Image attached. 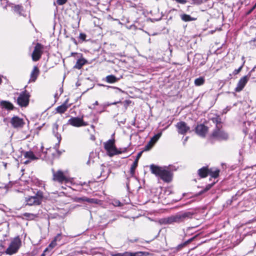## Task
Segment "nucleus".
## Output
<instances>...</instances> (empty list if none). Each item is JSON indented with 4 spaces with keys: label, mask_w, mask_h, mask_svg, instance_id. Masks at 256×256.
Masks as SVG:
<instances>
[{
    "label": "nucleus",
    "mask_w": 256,
    "mask_h": 256,
    "mask_svg": "<svg viewBox=\"0 0 256 256\" xmlns=\"http://www.w3.org/2000/svg\"><path fill=\"white\" fill-rule=\"evenodd\" d=\"M39 74V70L37 66H34L30 74V82H34Z\"/></svg>",
    "instance_id": "a211bd4d"
},
{
    "label": "nucleus",
    "mask_w": 256,
    "mask_h": 256,
    "mask_svg": "<svg viewBox=\"0 0 256 256\" xmlns=\"http://www.w3.org/2000/svg\"><path fill=\"white\" fill-rule=\"evenodd\" d=\"M68 100H66V102L62 105L58 106L56 108V111L59 114H64L66 112L68 108L70 107V105L68 104Z\"/></svg>",
    "instance_id": "dca6fc26"
},
{
    "label": "nucleus",
    "mask_w": 256,
    "mask_h": 256,
    "mask_svg": "<svg viewBox=\"0 0 256 256\" xmlns=\"http://www.w3.org/2000/svg\"><path fill=\"white\" fill-rule=\"evenodd\" d=\"M79 38L80 39L82 40H84L86 39V35L84 34L80 33V34Z\"/></svg>",
    "instance_id": "4c0bfd02"
},
{
    "label": "nucleus",
    "mask_w": 256,
    "mask_h": 256,
    "mask_svg": "<svg viewBox=\"0 0 256 256\" xmlns=\"http://www.w3.org/2000/svg\"><path fill=\"white\" fill-rule=\"evenodd\" d=\"M256 7V4L253 6V8H254Z\"/></svg>",
    "instance_id": "09e8293b"
},
{
    "label": "nucleus",
    "mask_w": 256,
    "mask_h": 256,
    "mask_svg": "<svg viewBox=\"0 0 256 256\" xmlns=\"http://www.w3.org/2000/svg\"><path fill=\"white\" fill-rule=\"evenodd\" d=\"M58 125L56 123H55L54 124V125H53V133L55 134L56 136L58 139V142H60L61 140V137H60V135L57 132L58 130Z\"/></svg>",
    "instance_id": "393cba45"
},
{
    "label": "nucleus",
    "mask_w": 256,
    "mask_h": 256,
    "mask_svg": "<svg viewBox=\"0 0 256 256\" xmlns=\"http://www.w3.org/2000/svg\"><path fill=\"white\" fill-rule=\"evenodd\" d=\"M0 104L3 108L7 110H11L14 108L13 104L7 101H2L0 102Z\"/></svg>",
    "instance_id": "5701e85b"
},
{
    "label": "nucleus",
    "mask_w": 256,
    "mask_h": 256,
    "mask_svg": "<svg viewBox=\"0 0 256 256\" xmlns=\"http://www.w3.org/2000/svg\"><path fill=\"white\" fill-rule=\"evenodd\" d=\"M43 148H44V147L42 146L41 149H42V150H43Z\"/></svg>",
    "instance_id": "8fccbe9b"
},
{
    "label": "nucleus",
    "mask_w": 256,
    "mask_h": 256,
    "mask_svg": "<svg viewBox=\"0 0 256 256\" xmlns=\"http://www.w3.org/2000/svg\"><path fill=\"white\" fill-rule=\"evenodd\" d=\"M110 87H111V88H112V86H110ZM112 88H116V89L118 90V91H120V92H122V90H121L120 88H116V87H112Z\"/></svg>",
    "instance_id": "37998d69"
},
{
    "label": "nucleus",
    "mask_w": 256,
    "mask_h": 256,
    "mask_svg": "<svg viewBox=\"0 0 256 256\" xmlns=\"http://www.w3.org/2000/svg\"><path fill=\"white\" fill-rule=\"evenodd\" d=\"M188 138V137H186L185 140H184V142H186Z\"/></svg>",
    "instance_id": "de8ad7c7"
},
{
    "label": "nucleus",
    "mask_w": 256,
    "mask_h": 256,
    "mask_svg": "<svg viewBox=\"0 0 256 256\" xmlns=\"http://www.w3.org/2000/svg\"><path fill=\"white\" fill-rule=\"evenodd\" d=\"M249 77L248 75L245 76L239 80L237 86L235 88L236 92H240L244 88L249 80Z\"/></svg>",
    "instance_id": "4468645a"
},
{
    "label": "nucleus",
    "mask_w": 256,
    "mask_h": 256,
    "mask_svg": "<svg viewBox=\"0 0 256 256\" xmlns=\"http://www.w3.org/2000/svg\"><path fill=\"white\" fill-rule=\"evenodd\" d=\"M120 204V202H116V204L117 205V206H119Z\"/></svg>",
    "instance_id": "c03bdc74"
},
{
    "label": "nucleus",
    "mask_w": 256,
    "mask_h": 256,
    "mask_svg": "<svg viewBox=\"0 0 256 256\" xmlns=\"http://www.w3.org/2000/svg\"><path fill=\"white\" fill-rule=\"evenodd\" d=\"M60 240L61 234H58L57 236L54 238V240L48 245V247L46 248V249H48V250L50 252L56 246V242H59Z\"/></svg>",
    "instance_id": "f3484780"
},
{
    "label": "nucleus",
    "mask_w": 256,
    "mask_h": 256,
    "mask_svg": "<svg viewBox=\"0 0 256 256\" xmlns=\"http://www.w3.org/2000/svg\"><path fill=\"white\" fill-rule=\"evenodd\" d=\"M21 245V240L19 238H15L10 242L9 246L6 249V254L12 255L16 253Z\"/></svg>",
    "instance_id": "39448f33"
},
{
    "label": "nucleus",
    "mask_w": 256,
    "mask_h": 256,
    "mask_svg": "<svg viewBox=\"0 0 256 256\" xmlns=\"http://www.w3.org/2000/svg\"><path fill=\"white\" fill-rule=\"evenodd\" d=\"M142 252H126L122 253V256H142Z\"/></svg>",
    "instance_id": "bb28decb"
},
{
    "label": "nucleus",
    "mask_w": 256,
    "mask_h": 256,
    "mask_svg": "<svg viewBox=\"0 0 256 256\" xmlns=\"http://www.w3.org/2000/svg\"><path fill=\"white\" fill-rule=\"evenodd\" d=\"M150 169L152 174L160 176L164 181L170 182L172 180V172L165 168L152 164L150 166Z\"/></svg>",
    "instance_id": "f03ea898"
},
{
    "label": "nucleus",
    "mask_w": 256,
    "mask_h": 256,
    "mask_svg": "<svg viewBox=\"0 0 256 256\" xmlns=\"http://www.w3.org/2000/svg\"><path fill=\"white\" fill-rule=\"evenodd\" d=\"M23 216L28 220H32L38 216V214L26 212Z\"/></svg>",
    "instance_id": "a878e982"
},
{
    "label": "nucleus",
    "mask_w": 256,
    "mask_h": 256,
    "mask_svg": "<svg viewBox=\"0 0 256 256\" xmlns=\"http://www.w3.org/2000/svg\"><path fill=\"white\" fill-rule=\"evenodd\" d=\"M220 170L218 169L212 170V169H208V174H210L212 178H216L219 175Z\"/></svg>",
    "instance_id": "cd10ccee"
},
{
    "label": "nucleus",
    "mask_w": 256,
    "mask_h": 256,
    "mask_svg": "<svg viewBox=\"0 0 256 256\" xmlns=\"http://www.w3.org/2000/svg\"><path fill=\"white\" fill-rule=\"evenodd\" d=\"M212 136L218 140H226L228 138V134L220 126H217L212 134Z\"/></svg>",
    "instance_id": "0eeeda50"
},
{
    "label": "nucleus",
    "mask_w": 256,
    "mask_h": 256,
    "mask_svg": "<svg viewBox=\"0 0 256 256\" xmlns=\"http://www.w3.org/2000/svg\"><path fill=\"white\" fill-rule=\"evenodd\" d=\"M182 20L184 22L194 21L196 20V18L191 17L190 15L183 14L180 16Z\"/></svg>",
    "instance_id": "b1692460"
},
{
    "label": "nucleus",
    "mask_w": 256,
    "mask_h": 256,
    "mask_svg": "<svg viewBox=\"0 0 256 256\" xmlns=\"http://www.w3.org/2000/svg\"><path fill=\"white\" fill-rule=\"evenodd\" d=\"M68 124L75 127L86 126L88 124L83 120L82 118L72 117L68 120Z\"/></svg>",
    "instance_id": "9d476101"
},
{
    "label": "nucleus",
    "mask_w": 256,
    "mask_h": 256,
    "mask_svg": "<svg viewBox=\"0 0 256 256\" xmlns=\"http://www.w3.org/2000/svg\"><path fill=\"white\" fill-rule=\"evenodd\" d=\"M112 256H122V253H117L116 254H112Z\"/></svg>",
    "instance_id": "a19ab883"
},
{
    "label": "nucleus",
    "mask_w": 256,
    "mask_h": 256,
    "mask_svg": "<svg viewBox=\"0 0 256 256\" xmlns=\"http://www.w3.org/2000/svg\"><path fill=\"white\" fill-rule=\"evenodd\" d=\"M204 82V78L203 77H200L194 80V84L196 86L202 85Z\"/></svg>",
    "instance_id": "c85d7f7f"
},
{
    "label": "nucleus",
    "mask_w": 256,
    "mask_h": 256,
    "mask_svg": "<svg viewBox=\"0 0 256 256\" xmlns=\"http://www.w3.org/2000/svg\"><path fill=\"white\" fill-rule=\"evenodd\" d=\"M193 238H190L187 241H186V242H184V244H186H186H189L190 242H191Z\"/></svg>",
    "instance_id": "79ce46f5"
},
{
    "label": "nucleus",
    "mask_w": 256,
    "mask_h": 256,
    "mask_svg": "<svg viewBox=\"0 0 256 256\" xmlns=\"http://www.w3.org/2000/svg\"><path fill=\"white\" fill-rule=\"evenodd\" d=\"M24 156L25 158H28V160L24 162L25 164H28L30 161L35 160L39 159L40 156L38 154H34L33 152L30 150L24 152Z\"/></svg>",
    "instance_id": "f8f14e48"
},
{
    "label": "nucleus",
    "mask_w": 256,
    "mask_h": 256,
    "mask_svg": "<svg viewBox=\"0 0 256 256\" xmlns=\"http://www.w3.org/2000/svg\"><path fill=\"white\" fill-rule=\"evenodd\" d=\"M193 213L190 212H180L174 215L160 220V223L163 224H171L174 223L183 222L192 216Z\"/></svg>",
    "instance_id": "f257e3e1"
},
{
    "label": "nucleus",
    "mask_w": 256,
    "mask_h": 256,
    "mask_svg": "<svg viewBox=\"0 0 256 256\" xmlns=\"http://www.w3.org/2000/svg\"><path fill=\"white\" fill-rule=\"evenodd\" d=\"M14 10L18 14L20 15H24L22 13V9L20 6H19V5L16 6L14 8Z\"/></svg>",
    "instance_id": "2f4dec72"
},
{
    "label": "nucleus",
    "mask_w": 256,
    "mask_h": 256,
    "mask_svg": "<svg viewBox=\"0 0 256 256\" xmlns=\"http://www.w3.org/2000/svg\"><path fill=\"white\" fill-rule=\"evenodd\" d=\"M94 105H98V101H96L94 104Z\"/></svg>",
    "instance_id": "a18cd8bd"
},
{
    "label": "nucleus",
    "mask_w": 256,
    "mask_h": 256,
    "mask_svg": "<svg viewBox=\"0 0 256 256\" xmlns=\"http://www.w3.org/2000/svg\"><path fill=\"white\" fill-rule=\"evenodd\" d=\"M44 46L41 44L38 43L36 44L32 54V60L36 62L40 59L42 53V50Z\"/></svg>",
    "instance_id": "1a4fd4ad"
},
{
    "label": "nucleus",
    "mask_w": 256,
    "mask_h": 256,
    "mask_svg": "<svg viewBox=\"0 0 256 256\" xmlns=\"http://www.w3.org/2000/svg\"><path fill=\"white\" fill-rule=\"evenodd\" d=\"M48 252H49L48 250V249L46 248L40 256H45L46 254V253Z\"/></svg>",
    "instance_id": "ea45409f"
},
{
    "label": "nucleus",
    "mask_w": 256,
    "mask_h": 256,
    "mask_svg": "<svg viewBox=\"0 0 256 256\" xmlns=\"http://www.w3.org/2000/svg\"><path fill=\"white\" fill-rule=\"evenodd\" d=\"M44 198L43 192L38 190L34 196H28L25 198V202L26 205L28 206H38L41 204Z\"/></svg>",
    "instance_id": "7ed1b4c3"
},
{
    "label": "nucleus",
    "mask_w": 256,
    "mask_h": 256,
    "mask_svg": "<svg viewBox=\"0 0 256 256\" xmlns=\"http://www.w3.org/2000/svg\"><path fill=\"white\" fill-rule=\"evenodd\" d=\"M114 102L112 103V104H116L119 103V102Z\"/></svg>",
    "instance_id": "49530a36"
},
{
    "label": "nucleus",
    "mask_w": 256,
    "mask_h": 256,
    "mask_svg": "<svg viewBox=\"0 0 256 256\" xmlns=\"http://www.w3.org/2000/svg\"><path fill=\"white\" fill-rule=\"evenodd\" d=\"M212 186V185H210V184H208V186H206V188H205V189H204L203 191L200 192V194H202L203 192H205L208 191V190H210V189L211 188Z\"/></svg>",
    "instance_id": "e433bc0d"
},
{
    "label": "nucleus",
    "mask_w": 256,
    "mask_h": 256,
    "mask_svg": "<svg viewBox=\"0 0 256 256\" xmlns=\"http://www.w3.org/2000/svg\"><path fill=\"white\" fill-rule=\"evenodd\" d=\"M106 81L109 84H114L117 82L120 78H116L112 74L107 76L105 78Z\"/></svg>",
    "instance_id": "aec40b11"
},
{
    "label": "nucleus",
    "mask_w": 256,
    "mask_h": 256,
    "mask_svg": "<svg viewBox=\"0 0 256 256\" xmlns=\"http://www.w3.org/2000/svg\"><path fill=\"white\" fill-rule=\"evenodd\" d=\"M52 180L54 181L58 182L59 183L62 184L64 182L65 183L68 182L69 179L64 174V173L60 170L55 172L54 170H52Z\"/></svg>",
    "instance_id": "423d86ee"
},
{
    "label": "nucleus",
    "mask_w": 256,
    "mask_h": 256,
    "mask_svg": "<svg viewBox=\"0 0 256 256\" xmlns=\"http://www.w3.org/2000/svg\"><path fill=\"white\" fill-rule=\"evenodd\" d=\"M10 123L14 128H22L24 124L23 119L17 116H14L11 118Z\"/></svg>",
    "instance_id": "ddd939ff"
},
{
    "label": "nucleus",
    "mask_w": 256,
    "mask_h": 256,
    "mask_svg": "<svg viewBox=\"0 0 256 256\" xmlns=\"http://www.w3.org/2000/svg\"><path fill=\"white\" fill-rule=\"evenodd\" d=\"M104 148L106 150L108 154L110 156L122 153L126 150V148H124L123 150H118L114 145V140H110L104 143Z\"/></svg>",
    "instance_id": "20e7f679"
},
{
    "label": "nucleus",
    "mask_w": 256,
    "mask_h": 256,
    "mask_svg": "<svg viewBox=\"0 0 256 256\" xmlns=\"http://www.w3.org/2000/svg\"><path fill=\"white\" fill-rule=\"evenodd\" d=\"M68 0H57V4L60 5H63L67 2Z\"/></svg>",
    "instance_id": "c9c22d12"
},
{
    "label": "nucleus",
    "mask_w": 256,
    "mask_h": 256,
    "mask_svg": "<svg viewBox=\"0 0 256 256\" xmlns=\"http://www.w3.org/2000/svg\"><path fill=\"white\" fill-rule=\"evenodd\" d=\"M84 200L90 202V203H94L97 204L98 200L94 198H85L84 199Z\"/></svg>",
    "instance_id": "473e14b6"
},
{
    "label": "nucleus",
    "mask_w": 256,
    "mask_h": 256,
    "mask_svg": "<svg viewBox=\"0 0 256 256\" xmlns=\"http://www.w3.org/2000/svg\"><path fill=\"white\" fill-rule=\"evenodd\" d=\"M86 60L84 58H80L78 59L76 62V64L74 66V68L80 70L82 66L86 64Z\"/></svg>",
    "instance_id": "412c9836"
},
{
    "label": "nucleus",
    "mask_w": 256,
    "mask_h": 256,
    "mask_svg": "<svg viewBox=\"0 0 256 256\" xmlns=\"http://www.w3.org/2000/svg\"><path fill=\"white\" fill-rule=\"evenodd\" d=\"M184 246H186V244H184V242L183 243V244H179L178 246V249H181L183 247H184Z\"/></svg>",
    "instance_id": "58836bf2"
},
{
    "label": "nucleus",
    "mask_w": 256,
    "mask_h": 256,
    "mask_svg": "<svg viewBox=\"0 0 256 256\" xmlns=\"http://www.w3.org/2000/svg\"><path fill=\"white\" fill-rule=\"evenodd\" d=\"M242 66H243V64L242 65L240 66L239 68H238V69H236L233 72V74H234V75L238 74L242 70Z\"/></svg>",
    "instance_id": "f704fd0d"
},
{
    "label": "nucleus",
    "mask_w": 256,
    "mask_h": 256,
    "mask_svg": "<svg viewBox=\"0 0 256 256\" xmlns=\"http://www.w3.org/2000/svg\"><path fill=\"white\" fill-rule=\"evenodd\" d=\"M154 146V144H152L150 142H149L148 143V144L146 146H145L144 150H149Z\"/></svg>",
    "instance_id": "72a5a7b5"
},
{
    "label": "nucleus",
    "mask_w": 256,
    "mask_h": 256,
    "mask_svg": "<svg viewBox=\"0 0 256 256\" xmlns=\"http://www.w3.org/2000/svg\"><path fill=\"white\" fill-rule=\"evenodd\" d=\"M208 131V128L203 124L198 125L196 128V134L202 137L205 136Z\"/></svg>",
    "instance_id": "2eb2a0df"
},
{
    "label": "nucleus",
    "mask_w": 256,
    "mask_h": 256,
    "mask_svg": "<svg viewBox=\"0 0 256 256\" xmlns=\"http://www.w3.org/2000/svg\"><path fill=\"white\" fill-rule=\"evenodd\" d=\"M142 153V152H140L138 153L136 159L135 160L134 162V163L132 164L131 166L130 172L132 176H134V174L135 169L138 166V160L139 158H140Z\"/></svg>",
    "instance_id": "6ab92c4d"
},
{
    "label": "nucleus",
    "mask_w": 256,
    "mask_h": 256,
    "mask_svg": "<svg viewBox=\"0 0 256 256\" xmlns=\"http://www.w3.org/2000/svg\"><path fill=\"white\" fill-rule=\"evenodd\" d=\"M162 136V133H158L156 135H154L152 138H151L150 142L152 144H154L158 140L160 137Z\"/></svg>",
    "instance_id": "c756f323"
},
{
    "label": "nucleus",
    "mask_w": 256,
    "mask_h": 256,
    "mask_svg": "<svg viewBox=\"0 0 256 256\" xmlns=\"http://www.w3.org/2000/svg\"><path fill=\"white\" fill-rule=\"evenodd\" d=\"M176 126L178 130V134H186L190 130V128L184 122H180L176 124Z\"/></svg>",
    "instance_id": "9b49d317"
},
{
    "label": "nucleus",
    "mask_w": 256,
    "mask_h": 256,
    "mask_svg": "<svg viewBox=\"0 0 256 256\" xmlns=\"http://www.w3.org/2000/svg\"><path fill=\"white\" fill-rule=\"evenodd\" d=\"M208 174V169L206 167L198 170V174L201 178H206Z\"/></svg>",
    "instance_id": "4be33fe9"
},
{
    "label": "nucleus",
    "mask_w": 256,
    "mask_h": 256,
    "mask_svg": "<svg viewBox=\"0 0 256 256\" xmlns=\"http://www.w3.org/2000/svg\"><path fill=\"white\" fill-rule=\"evenodd\" d=\"M30 94L26 91L22 92L18 96L17 102L20 106H26L29 103Z\"/></svg>",
    "instance_id": "6e6552de"
},
{
    "label": "nucleus",
    "mask_w": 256,
    "mask_h": 256,
    "mask_svg": "<svg viewBox=\"0 0 256 256\" xmlns=\"http://www.w3.org/2000/svg\"><path fill=\"white\" fill-rule=\"evenodd\" d=\"M212 122L214 123V124H216V127L217 126H220V124L221 122V119L220 118V116H216L214 118H212Z\"/></svg>",
    "instance_id": "7c9ffc66"
}]
</instances>
